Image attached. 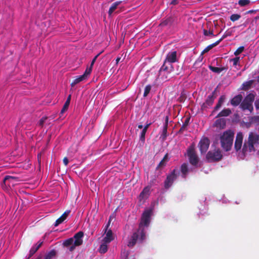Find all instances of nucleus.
Instances as JSON below:
<instances>
[{"mask_svg": "<svg viewBox=\"0 0 259 259\" xmlns=\"http://www.w3.org/2000/svg\"><path fill=\"white\" fill-rule=\"evenodd\" d=\"M86 79L83 75H79L76 77V78L73 80V81L71 82V87L74 86L75 84L78 83L81 81Z\"/></svg>", "mask_w": 259, "mask_h": 259, "instance_id": "26", "label": "nucleus"}, {"mask_svg": "<svg viewBox=\"0 0 259 259\" xmlns=\"http://www.w3.org/2000/svg\"><path fill=\"white\" fill-rule=\"evenodd\" d=\"M76 246H75V244L74 243H73V244H72V245L70 246V248H69V251H72L74 250L75 247Z\"/></svg>", "mask_w": 259, "mask_h": 259, "instance_id": "54", "label": "nucleus"}, {"mask_svg": "<svg viewBox=\"0 0 259 259\" xmlns=\"http://www.w3.org/2000/svg\"><path fill=\"white\" fill-rule=\"evenodd\" d=\"M150 187L147 186L145 187L142 191L140 193L139 195V199L140 201L144 200L148 198L150 195Z\"/></svg>", "mask_w": 259, "mask_h": 259, "instance_id": "15", "label": "nucleus"}, {"mask_svg": "<svg viewBox=\"0 0 259 259\" xmlns=\"http://www.w3.org/2000/svg\"><path fill=\"white\" fill-rule=\"evenodd\" d=\"M56 251L55 249H52L45 255L44 259H52L56 256Z\"/></svg>", "mask_w": 259, "mask_h": 259, "instance_id": "27", "label": "nucleus"}, {"mask_svg": "<svg viewBox=\"0 0 259 259\" xmlns=\"http://www.w3.org/2000/svg\"><path fill=\"white\" fill-rule=\"evenodd\" d=\"M241 17V16L239 14H232L231 16H230V20L233 21V22H234V21H236L238 20H239Z\"/></svg>", "mask_w": 259, "mask_h": 259, "instance_id": "35", "label": "nucleus"}, {"mask_svg": "<svg viewBox=\"0 0 259 259\" xmlns=\"http://www.w3.org/2000/svg\"><path fill=\"white\" fill-rule=\"evenodd\" d=\"M259 148V134L255 132H250L245 139L242 148V152L245 155L247 152H255Z\"/></svg>", "mask_w": 259, "mask_h": 259, "instance_id": "1", "label": "nucleus"}, {"mask_svg": "<svg viewBox=\"0 0 259 259\" xmlns=\"http://www.w3.org/2000/svg\"><path fill=\"white\" fill-rule=\"evenodd\" d=\"M221 41H222V39H220L218 40H217V41H215V42H214L211 45L213 48V47L217 46V45H218Z\"/></svg>", "mask_w": 259, "mask_h": 259, "instance_id": "51", "label": "nucleus"}, {"mask_svg": "<svg viewBox=\"0 0 259 259\" xmlns=\"http://www.w3.org/2000/svg\"><path fill=\"white\" fill-rule=\"evenodd\" d=\"M255 106L256 109L259 110V99L255 102Z\"/></svg>", "mask_w": 259, "mask_h": 259, "instance_id": "53", "label": "nucleus"}, {"mask_svg": "<svg viewBox=\"0 0 259 259\" xmlns=\"http://www.w3.org/2000/svg\"><path fill=\"white\" fill-rule=\"evenodd\" d=\"M257 10H249L246 12V14H252V13H255L256 12Z\"/></svg>", "mask_w": 259, "mask_h": 259, "instance_id": "55", "label": "nucleus"}, {"mask_svg": "<svg viewBox=\"0 0 259 259\" xmlns=\"http://www.w3.org/2000/svg\"><path fill=\"white\" fill-rule=\"evenodd\" d=\"M83 235L84 233L82 231H79L74 235L73 238L75 246H80L82 244Z\"/></svg>", "mask_w": 259, "mask_h": 259, "instance_id": "13", "label": "nucleus"}, {"mask_svg": "<svg viewBox=\"0 0 259 259\" xmlns=\"http://www.w3.org/2000/svg\"><path fill=\"white\" fill-rule=\"evenodd\" d=\"M209 68L211 71H212L213 72L217 73H220L222 71L225 70L226 71L228 69L227 67H214L212 66H209Z\"/></svg>", "mask_w": 259, "mask_h": 259, "instance_id": "23", "label": "nucleus"}, {"mask_svg": "<svg viewBox=\"0 0 259 259\" xmlns=\"http://www.w3.org/2000/svg\"><path fill=\"white\" fill-rule=\"evenodd\" d=\"M186 130H187V126H184V125L183 124L182 126H181V127L180 128V129L179 130L178 133L180 134H182L184 132V131H186Z\"/></svg>", "mask_w": 259, "mask_h": 259, "instance_id": "49", "label": "nucleus"}, {"mask_svg": "<svg viewBox=\"0 0 259 259\" xmlns=\"http://www.w3.org/2000/svg\"><path fill=\"white\" fill-rule=\"evenodd\" d=\"M256 81L259 83V75L256 77Z\"/></svg>", "mask_w": 259, "mask_h": 259, "instance_id": "63", "label": "nucleus"}, {"mask_svg": "<svg viewBox=\"0 0 259 259\" xmlns=\"http://www.w3.org/2000/svg\"><path fill=\"white\" fill-rule=\"evenodd\" d=\"M190 117H186L185 120V121H184V122L183 123L184 126H187L189 125V123H190Z\"/></svg>", "mask_w": 259, "mask_h": 259, "instance_id": "48", "label": "nucleus"}, {"mask_svg": "<svg viewBox=\"0 0 259 259\" xmlns=\"http://www.w3.org/2000/svg\"><path fill=\"white\" fill-rule=\"evenodd\" d=\"M242 99V96L241 94H239L235 96L230 100V103L233 106H237L241 104Z\"/></svg>", "mask_w": 259, "mask_h": 259, "instance_id": "16", "label": "nucleus"}, {"mask_svg": "<svg viewBox=\"0 0 259 259\" xmlns=\"http://www.w3.org/2000/svg\"><path fill=\"white\" fill-rule=\"evenodd\" d=\"M244 50V47L243 46H241L239 47L237 50L234 52V55L237 56L240 54Z\"/></svg>", "mask_w": 259, "mask_h": 259, "instance_id": "39", "label": "nucleus"}, {"mask_svg": "<svg viewBox=\"0 0 259 259\" xmlns=\"http://www.w3.org/2000/svg\"><path fill=\"white\" fill-rule=\"evenodd\" d=\"M18 178L11 176H6L4 178L3 182L1 184L2 187L4 188L5 187H10L11 186H13L15 185V182L17 181Z\"/></svg>", "mask_w": 259, "mask_h": 259, "instance_id": "10", "label": "nucleus"}, {"mask_svg": "<svg viewBox=\"0 0 259 259\" xmlns=\"http://www.w3.org/2000/svg\"><path fill=\"white\" fill-rule=\"evenodd\" d=\"M203 34L205 36L211 35L212 37L215 36V35L213 34L212 30L207 31L206 29H203Z\"/></svg>", "mask_w": 259, "mask_h": 259, "instance_id": "38", "label": "nucleus"}, {"mask_svg": "<svg viewBox=\"0 0 259 259\" xmlns=\"http://www.w3.org/2000/svg\"><path fill=\"white\" fill-rule=\"evenodd\" d=\"M105 233H106V236L103 239V242H105V243H110L114 239L112 231L111 229H107V231L105 232Z\"/></svg>", "mask_w": 259, "mask_h": 259, "instance_id": "18", "label": "nucleus"}, {"mask_svg": "<svg viewBox=\"0 0 259 259\" xmlns=\"http://www.w3.org/2000/svg\"><path fill=\"white\" fill-rule=\"evenodd\" d=\"M151 124L150 123H147L144 127V128H143L141 134H140V140L141 141H145V134L147 131V129L149 127V126H150V125Z\"/></svg>", "mask_w": 259, "mask_h": 259, "instance_id": "24", "label": "nucleus"}, {"mask_svg": "<svg viewBox=\"0 0 259 259\" xmlns=\"http://www.w3.org/2000/svg\"><path fill=\"white\" fill-rule=\"evenodd\" d=\"M168 117L167 116H166L165 119V124L164 125V127L163 128V139L164 138V137H166V132L167 130L168 127Z\"/></svg>", "mask_w": 259, "mask_h": 259, "instance_id": "30", "label": "nucleus"}, {"mask_svg": "<svg viewBox=\"0 0 259 259\" xmlns=\"http://www.w3.org/2000/svg\"><path fill=\"white\" fill-rule=\"evenodd\" d=\"M217 96V88L209 95L204 103L201 105V109L204 110L210 107L213 103L214 99Z\"/></svg>", "mask_w": 259, "mask_h": 259, "instance_id": "8", "label": "nucleus"}, {"mask_svg": "<svg viewBox=\"0 0 259 259\" xmlns=\"http://www.w3.org/2000/svg\"><path fill=\"white\" fill-rule=\"evenodd\" d=\"M232 113V111L229 108H225L222 110L216 116V118L221 117H227L229 116Z\"/></svg>", "mask_w": 259, "mask_h": 259, "instance_id": "19", "label": "nucleus"}, {"mask_svg": "<svg viewBox=\"0 0 259 259\" xmlns=\"http://www.w3.org/2000/svg\"><path fill=\"white\" fill-rule=\"evenodd\" d=\"M244 100L252 105V103L254 100V95L251 93L249 94Z\"/></svg>", "mask_w": 259, "mask_h": 259, "instance_id": "31", "label": "nucleus"}, {"mask_svg": "<svg viewBox=\"0 0 259 259\" xmlns=\"http://www.w3.org/2000/svg\"><path fill=\"white\" fill-rule=\"evenodd\" d=\"M111 221V217H110L108 222L105 227V232L107 231V229H108L109 227L110 226Z\"/></svg>", "mask_w": 259, "mask_h": 259, "instance_id": "50", "label": "nucleus"}, {"mask_svg": "<svg viewBox=\"0 0 259 259\" xmlns=\"http://www.w3.org/2000/svg\"><path fill=\"white\" fill-rule=\"evenodd\" d=\"M227 36V35L224 34V35H223V36L220 39H221L222 41Z\"/></svg>", "mask_w": 259, "mask_h": 259, "instance_id": "61", "label": "nucleus"}, {"mask_svg": "<svg viewBox=\"0 0 259 259\" xmlns=\"http://www.w3.org/2000/svg\"><path fill=\"white\" fill-rule=\"evenodd\" d=\"M152 212V210L150 209H146L143 212L138 229L144 230V227H147L149 226Z\"/></svg>", "mask_w": 259, "mask_h": 259, "instance_id": "5", "label": "nucleus"}, {"mask_svg": "<svg viewBox=\"0 0 259 259\" xmlns=\"http://www.w3.org/2000/svg\"><path fill=\"white\" fill-rule=\"evenodd\" d=\"M240 60V57H236L234 58H233V59H231L230 60V62H233V65L234 66H236L237 65V64L238 63L239 61Z\"/></svg>", "mask_w": 259, "mask_h": 259, "instance_id": "40", "label": "nucleus"}, {"mask_svg": "<svg viewBox=\"0 0 259 259\" xmlns=\"http://www.w3.org/2000/svg\"><path fill=\"white\" fill-rule=\"evenodd\" d=\"M47 117H42L40 119V120L39 121V122H38V125L40 126H42L44 125V124L45 123V122L46 121V120H47Z\"/></svg>", "mask_w": 259, "mask_h": 259, "instance_id": "45", "label": "nucleus"}, {"mask_svg": "<svg viewBox=\"0 0 259 259\" xmlns=\"http://www.w3.org/2000/svg\"><path fill=\"white\" fill-rule=\"evenodd\" d=\"M146 238V234L144 230L138 229L133 233L129 239L127 246L133 247L137 243H142Z\"/></svg>", "mask_w": 259, "mask_h": 259, "instance_id": "4", "label": "nucleus"}, {"mask_svg": "<svg viewBox=\"0 0 259 259\" xmlns=\"http://www.w3.org/2000/svg\"><path fill=\"white\" fill-rule=\"evenodd\" d=\"M167 156H168V154H166L163 157V166L164 165V163L165 161L167 160Z\"/></svg>", "mask_w": 259, "mask_h": 259, "instance_id": "56", "label": "nucleus"}, {"mask_svg": "<svg viewBox=\"0 0 259 259\" xmlns=\"http://www.w3.org/2000/svg\"><path fill=\"white\" fill-rule=\"evenodd\" d=\"M120 57H118V58H116V64L118 63V62L120 61Z\"/></svg>", "mask_w": 259, "mask_h": 259, "instance_id": "60", "label": "nucleus"}, {"mask_svg": "<svg viewBox=\"0 0 259 259\" xmlns=\"http://www.w3.org/2000/svg\"><path fill=\"white\" fill-rule=\"evenodd\" d=\"M214 126L220 128H224L226 126V120L223 118H219L215 120Z\"/></svg>", "mask_w": 259, "mask_h": 259, "instance_id": "21", "label": "nucleus"}, {"mask_svg": "<svg viewBox=\"0 0 259 259\" xmlns=\"http://www.w3.org/2000/svg\"><path fill=\"white\" fill-rule=\"evenodd\" d=\"M234 133L231 130H228L223 133L220 137L221 147L225 151L231 150L234 140Z\"/></svg>", "mask_w": 259, "mask_h": 259, "instance_id": "3", "label": "nucleus"}, {"mask_svg": "<svg viewBox=\"0 0 259 259\" xmlns=\"http://www.w3.org/2000/svg\"><path fill=\"white\" fill-rule=\"evenodd\" d=\"M162 166V160L159 162L158 166L157 167V169H160Z\"/></svg>", "mask_w": 259, "mask_h": 259, "instance_id": "58", "label": "nucleus"}, {"mask_svg": "<svg viewBox=\"0 0 259 259\" xmlns=\"http://www.w3.org/2000/svg\"><path fill=\"white\" fill-rule=\"evenodd\" d=\"M107 243H105V242H104L103 243L101 244V245L99 248V251L100 253H105V252H106L107 251L108 246H107Z\"/></svg>", "mask_w": 259, "mask_h": 259, "instance_id": "29", "label": "nucleus"}, {"mask_svg": "<svg viewBox=\"0 0 259 259\" xmlns=\"http://www.w3.org/2000/svg\"><path fill=\"white\" fill-rule=\"evenodd\" d=\"M73 238H70L68 239L65 240L63 244L64 246L68 247L69 246L72 245L73 244Z\"/></svg>", "mask_w": 259, "mask_h": 259, "instance_id": "32", "label": "nucleus"}, {"mask_svg": "<svg viewBox=\"0 0 259 259\" xmlns=\"http://www.w3.org/2000/svg\"><path fill=\"white\" fill-rule=\"evenodd\" d=\"M69 106V104H68L67 103H64L63 107L62 109H61V112L60 113V117L61 116V115H62L63 114V113L65 111H66L67 110V109H68Z\"/></svg>", "mask_w": 259, "mask_h": 259, "instance_id": "36", "label": "nucleus"}, {"mask_svg": "<svg viewBox=\"0 0 259 259\" xmlns=\"http://www.w3.org/2000/svg\"><path fill=\"white\" fill-rule=\"evenodd\" d=\"M172 22L173 19L171 17H168L165 20L163 21V25H170Z\"/></svg>", "mask_w": 259, "mask_h": 259, "instance_id": "37", "label": "nucleus"}, {"mask_svg": "<svg viewBox=\"0 0 259 259\" xmlns=\"http://www.w3.org/2000/svg\"><path fill=\"white\" fill-rule=\"evenodd\" d=\"M138 128H140V129H142V128H143V126L142 124H139L138 126Z\"/></svg>", "mask_w": 259, "mask_h": 259, "instance_id": "62", "label": "nucleus"}, {"mask_svg": "<svg viewBox=\"0 0 259 259\" xmlns=\"http://www.w3.org/2000/svg\"><path fill=\"white\" fill-rule=\"evenodd\" d=\"M178 4V1H171L170 3L171 5H177Z\"/></svg>", "mask_w": 259, "mask_h": 259, "instance_id": "59", "label": "nucleus"}, {"mask_svg": "<svg viewBox=\"0 0 259 259\" xmlns=\"http://www.w3.org/2000/svg\"><path fill=\"white\" fill-rule=\"evenodd\" d=\"M71 211L70 210H66L61 216V218L64 220V221L67 219V217L70 213Z\"/></svg>", "mask_w": 259, "mask_h": 259, "instance_id": "42", "label": "nucleus"}, {"mask_svg": "<svg viewBox=\"0 0 259 259\" xmlns=\"http://www.w3.org/2000/svg\"><path fill=\"white\" fill-rule=\"evenodd\" d=\"M63 163L65 165H67V164H68V162H69L68 159L67 157H65L63 158Z\"/></svg>", "mask_w": 259, "mask_h": 259, "instance_id": "52", "label": "nucleus"}, {"mask_svg": "<svg viewBox=\"0 0 259 259\" xmlns=\"http://www.w3.org/2000/svg\"><path fill=\"white\" fill-rule=\"evenodd\" d=\"M250 3V1H238L239 5L241 7H244L248 5Z\"/></svg>", "mask_w": 259, "mask_h": 259, "instance_id": "46", "label": "nucleus"}, {"mask_svg": "<svg viewBox=\"0 0 259 259\" xmlns=\"http://www.w3.org/2000/svg\"><path fill=\"white\" fill-rule=\"evenodd\" d=\"M120 3L121 1H116L112 4L108 11V15L109 16L112 15V13L115 11Z\"/></svg>", "mask_w": 259, "mask_h": 259, "instance_id": "22", "label": "nucleus"}, {"mask_svg": "<svg viewBox=\"0 0 259 259\" xmlns=\"http://www.w3.org/2000/svg\"><path fill=\"white\" fill-rule=\"evenodd\" d=\"M253 82L254 81L253 80H250L244 82L242 84V89L245 91L248 90L251 87Z\"/></svg>", "mask_w": 259, "mask_h": 259, "instance_id": "28", "label": "nucleus"}, {"mask_svg": "<svg viewBox=\"0 0 259 259\" xmlns=\"http://www.w3.org/2000/svg\"><path fill=\"white\" fill-rule=\"evenodd\" d=\"M151 85L150 84H148V85H147L145 88V90H144V95H143V96L144 97H147V95L149 94V93H150V91H151Z\"/></svg>", "mask_w": 259, "mask_h": 259, "instance_id": "34", "label": "nucleus"}, {"mask_svg": "<svg viewBox=\"0 0 259 259\" xmlns=\"http://www.w3.org/2000/svg\"><path fill=\"white\" fill-rule=\"evenodd\" d=\"M36 259H41V256H39Z\"/></svg>", "mask_w": 259, "mask_h": 259, "instance_id": "64", "label": "nucleus"}, {"mask_svg": "<svg viewBox=\"0 0 259 259\" xmlns=\"http://www.w3.org/2000/svg\"><path fill=\"white\" fill-rule=\"evenodd\" d=\"M226 99V97L224 95H222L219 99L217 105L214 107L212 113H214L215 111L218 110L222 106V104L225 101Z\"/></svg>", "mask_w": 259, "mask_h": 259, "instance_id": "20", "label": "nucleus"}, {"mask_svg": "<svg viewBox=\"0 0 259 259\" xmlns=\"http://www.w3.org/2000/svg\"><path fill=\"white\" fill-rule=\"evenodd\" d=\"M210 144V141L207 137H204L201 139L198 147L201 154L205 153L207 151Z\"/></svg>", "mask_w": 259, "mask_h": 259, "instance_id": "9", "label": "nucleus"}, {"mask_svg": "<svg viewBox=\"0 0 259 259\" xmlns=\"http://www.w3.org/2000/svg\"><path fill=\"white\" fill-rule=\"evenodd\" d=\"M213 48V47L211 46V45H209L206 48H205L203 51L202 52V54H204L207 52H208L209 50L212 49Z\"/></svg>", "mask_w": 259, "mask_h": 259, "instance_id": "44", "label": "nucleus"}, {"mask_svg": "<svg viewBox=\"0 0 259 259\" xmlns=\"http://www.w3.org/2000/svg\"><path fill=\"white\" fill-rule=\"evenodd\" d=\"M240 108L242 110H248L250 112L253 110V106L250 103L246 101L245 100H243L240 105Z\"/></svg>", "mask_w": 259, "mask_h": 259, "instance_id": "17", "label": "nucleus"}, {"mask_svg": "<svg viewBox=\"0 0 259 259\" xmlns=\"http://www.w3.org/2000/svg\"><path fill=\"white\" fill-rule=\"evenodd\" d=\"M44 243L43 240H39L36 244L34 245L30 249L28 258H29L39 249Z\"/></svg>", "mask_w": 259, "mask_h": 259, "instance_id": "14", "label": "nucleus"}, {"mask_svg": "<svg viewBox=\"0 0 259 259\" xmlns=\"http://www.w3.org/2000/svg\"><path fill=\"white\" fill-rule=\"evenodd\" d=\"M176 169H174L168 175L164 182V187L166 189L169 188L172 184L174 181L177 179Z\"/></svg>", "mask_w": 259, "mask_h": 259, "instance_id": "11", "label": "nucleus"}, {"mask_svg": "<svg viewBox=\"0 0 259 259\" xmlns=\"http://www.w3.org/2000/svg\"><path fill=\"white\" fill-rule=\"evenodd\" d=\"M177 61V52L173 51L169 52L166 57L164 63H163V80H168L167 75L170 74L172 70V63Z\"/></svg>", "mask_w": 259, "mask_h": 259, "instance_id": "2", "label": "nucleus"}, {"mask_svg": "<svg viewBox=\"0 0 259 259\" xmlns=\"http://www.w3.org/2000/svg\"><path fill=\"white\" fill-rule=\"evenodd\" d=\"M223 157L222 152L220 149L210 150L206 154V158L209 162L220 161Z\"/></svg>", "mask_w": 259, "mask_h": 259, "instance_id": "6", "label": "nucleus"}, {"mask_svg": "<svg viewBox=\"0 0 259 259\" xmlns=\"http://www.w3.org/2000/svg\"><path fill=\"white\" fill-rule=\"evenodd\" d=\"M70 100H71V95H69L68 96V97H67V99L65 103H67L70 104Z\"/></svg>", "mask_w": 259, "mask_h": 259, "instance_id": "57", "label": "nucleus"}, {"mask_svg": "<svg viewBox=\"0 0 259 259\" xmlns=\"http://www.w3.org/2000/svg\"><path fill=\"white\" fill-rule=\"evenodd\" d=\"M71 211L70 210H66L61 216V218L64 220V221L67 219V217L70 213Z\"/></svg>", "mask_w": 259, "mask_h": 259, "instance_id": "43", "label": "nucleus"}, {"mask_svg": "<svg viewBox=\"0 0 259 259\" xmlns=\"http://www.w3.org/2000/svg\"><path fill=\"white\" fill-rule=\"evenodd\" d=\"M187 155L189 162L193 166H196L199 162V158L195 150V146L193 144L189 147L187 149Z\"/></svg>", "mask_w": 259, "mask_h": 259, "instance_id": "7", "label": "nucleus"}, {"mask_svg": "<svg viewBox=\"0 0 259 259\" xmlns=\"http://www.w3.org/2000/svg\"><path fill=\"white\" fill-rule=\"evenodd\" d=\"M92 68H93V67L92 66H90V67H87V68L86 69V70H85L84 73L82 74V75L84 76V77L87 78L88 76V75H89L92 71Z\"/></svg>", "mask_w": 259, "mask_h": 259, "instance_id": "33", "label": "nucleus"}, {"mask_svg": "<svg viewBox=\"0 0 259 259\" xmlns=\"http://www.w3.org/2000/svg\"><path fill=\"white\" fill-rule=\"evenodd\" d=\"M64 221V220L61 217H60V218H59L55 222V224H54V226L55 227H57L58 226V225H59L60 224H61V223H62Z\"/></svg>", "mask_w": 259, "mask_h": 259, "instance_id": "41", "label": "nucleus"}, {"mask_svg": "<svg viewBox=\"0 0 259 259\" xmlns=\"http://www.w3.org/2000/svg\"><path fill=\"white\" fill-rule=\"evenodd\" d=\"M102 53V52H100V53L98 54L93 59V60L91 62L90 66L93 67L95 62H96L97 58L99 56V55Z\"/></svg>", "mask_w": 259, "mask_h": 259, "instance_id": "47", "label": "nucleus"}, {"mask_svg": "<svg viewBox=\"0 0 259 259\" xmlns=\"http://www.w3.org/2000/svg\"><path fill=\"white\" fill-rule=\"evenodd\" d=\"M181 171L182 174V177L186 178V176L188 172V164L184 163L182 164L181 166Z\"/></svg>", "mask_w": 259, "mask_h": 259, "instance_id": "25", "label": "nucleus"}, {"mask_svg": "<svg viewBox=\"0 0 259 259\" xmlns=\"http://www.w3.org/2000/svg\"><path fill=\"white\" fill-rule=\"evenodd\" d=\"M243 135L242 132H239L237 134L234 144V148L237 152L241 150L242 146Z\"/></svg>", "mask_w": 259, "mask_h": 259, "instance_id": "12", "label": "nucleus"}]
</instances>
